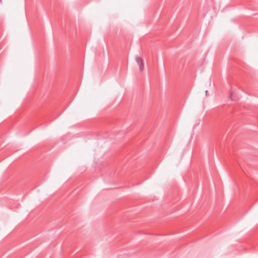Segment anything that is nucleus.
<instances>
[{
  "instance_id": "1",
  "label": "nucleus",
  "mask_w": 258,
  "mask_h": 258,
  "mask_svg": "<svg viewBox=\"0 0 258 258\" xmlns=\"http://www.w3.org/2000/svg\"><path fill=\"white\" fill-rule=\"evenodd\" d=\"M136 61L139 66L140 71H142L144 69V62H143V59L139 56H137L136 57Z\"/></svg>"
},
{
  "instance_id": "2",
  "label": "nucleus",
  "mask_w": 258,
  "mask_h": 258,
  "mask_svg": "<svg viewBox=\"0 0 258 258\" xmlns=\"http://www.w3.org/2000/svg\"><path fill=\"white\" fill-rule=\"evenodd\" d=\"M207 93H208V91L207 90L205 91L206 95H207Z\"/></svg>"
},
{
  "instance_id": "3",
  "label": "nucleus",
  "mask_w": 258,
  "mask_h": 258,
  "mask_svg": "<svg viewBox=\"0 0 258 258\" xmlns=\"http://www.w3.org/2000/svg\"><path fill=\"white\" fill-rule=\"evenodd\" d=\"M231 96H232V95L231 94L230 96V97L232 99Z\"/></svg>"
}]
</instances>
